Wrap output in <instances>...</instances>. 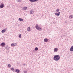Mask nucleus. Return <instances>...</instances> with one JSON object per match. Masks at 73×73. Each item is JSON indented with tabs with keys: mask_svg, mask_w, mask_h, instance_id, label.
Wrapping results in <instances>:
<instances>
[{
	"mask_svg": "<svg viewBox=\"0 0 73 73\" xmlns=\"http://www.w3.org/2000/svg\"><path fill=\"white\" fill-rule=\"evenodd\" d=\"M53 59L54 60H55V61H58V60L60 59V55H55Z\"/></svg>",
	"mask_w": 73,
	"mask_h": 73,
	"instance_id": "1",
	"label": "nucleus"
},
{
	"mask_svg": "<svg viewBox=\"0 0 73 73\" xmlns=\"http://www.w3.org/2000/svg\"><path fill=\"white\" fill-rule=\"evenodd\" d=\"M35 27L36 29H37L38 30V31H42V28H41L37 24H36V26Z\"/></svg>",
	"mask_w": 73,
	"mask_h": 73,
	"instance_id": "2",
	"label": "nucleus"
},
{
	"mask_svg": "<svg viewBox=\"0 0 73 73\" xmlns=\"http://www.w3.org/2000/svg\"><path fill=\"white\" fill-rule=\"evenodd\" d=\"M60 12H59L58 13H55V15H56V16H58L60 15Z\"/></svg>",
	"mask_w": 73,
	"mask_h": 73,
	"instance_id": "3",
	"label": "nucleus"
},
{
	"mask_svg": "<svg viewBox=\"0 0 73 73\" xmlns=\"http://www.w3.org/2000/svg\"><path fill=\"white\" fill-rule=\"evenodd\" d=\"M15 72L17 73H19L20 72V70L19 69H16L15 70Z\"/></svg>",
	"mask_w": 73,
	"mask_h": 73,
	"instance_id": "4",
	"label": "nucleus"
},
{
	"mask_svg": "<svg viewBox=\"0 0 73 73\" xmlns=\"http://www.w3.org/2000/svg\"><path fill=\"white\" fill-rule=\"evenodd\" d=\"M5 45V44L4 42H2L0 44V46H4V45Z\"/></svg>",
	"mask_w": 73,
	"mask_h": 73,
	"instance_id": "5",
	"label": "nucleus"
},
{
	"mask_svg": "<svg viewBox=\"0 0 73 73\" xmlns=\"http://www.w3.org/2000/svg\"><path fill=\"white\" fill-rule=\"evenodd\" d=\"M54 52H57L58 51V48H56L54 49Z\"/></svg>",
	"mask_w": 73,
	"mask_h": 73,
	"instance_id": "6",
	"label": "nucleus"
},
{
	"mask_svg": "<svg viewBox=\"0 0 73 73\" xmlns=\"http://www.w3.org/2000/svg\"><path fill=\"white\" fill-rule=\"evenodd\" d=\"M11 70H12V71H13V72H15V68H10Z\"/></svg>",
	"mask_w": 73,
	"mask_h": 73,
	"instance_id": "7",
	"label": "nucleus"
},
{
	"mask_svg": "<svg viewBox=\"0 0 73 73\" xmlns=\"http://www.w3.org/2000/svg\"><path fill=\"white\" fill-rule=\"evenodd\" d=\"M70 51L71 52H72L73 51V46H72L70 48Z\"/></svg>",
	"mask_w": 73,
	"mask_h": 73,
	"instance_id": "8",
	"label": "nucleus"
},
{
	"mask_svg": "<svg viewBox=\"0 0 73 73\" xmlns=\"http://www.w3.org/2000/svg\"><path fill=\"white\" fill-rule=\"evenodd\" d=\"M5 49H6L7 50H9V48H10V47L8 46H7L5 47Z\"/></svg>",
	"mask_w": 73,
	"mask_h": 73,
	"instance_id": "9",
	"label": "nucleus"
},
{
	"mask_svg": "<svg viewBox=\"0 0 73 73\" xmlns=\"http://www.w3.org/2000/svg\"><path fill=\"white\" fill-rule=\"evenodd\" d=\"M4 5L2 4L0 6V7L1 8H4Z\"/></svg>",
	"mask_w": 73,
	"mask_h": 73,
	"instance_id": "10",
	"label": "nucleus"
},
{
	"mask_svg": "<svg viewBox=\"0 0 73 73\" xmlns=\"http://www.w3.org/2000/svg\"><path fill=\"white\" fill-rule=\"evenodd\" d=\"M34 12L32 11V10H31L30 12V14L31 15H32V14H33V13Z\"/></svg>",
	"mask_w": 73,
	"mask_h": 73,
	"instance_id": "11",
	"label": "nucleus"
},
{
	"mask_svg": "<svg viewBox=\"0 0 73 73\" xmlns=\"http://www.w3.org/2000/svg\"><path fill=\"white\" fill-rule=\"evenodd\" d=\"M27 31L28 32L31 31V28L30 27H28V28L27 29Z\"/></svg>",
	"mask_w": 73,
	"mask_h": 73,
	"instance_id": "12",
	"label": "nucleus"
},
{
	"mask_svg": "<svg viewBox=\"0 0 73 73\" xmlns=\"http://www.w3.org/2000/svg\"><path fill=\"white\" fill-rule=\"evenodd\" d=\"M48 39L46 38L44 39V41L45 42H46L48 41Z\"/></svg>",
	"mask_w": 73,
	"mask_h": 73,
	"instance_id": "13",
	"label": "nucleus"
},
{
	"mask_svg": "<svg viewBox=\"0 0 73 73\" xmlns=\"http://www.w3.org/2000/svg\"><path fill=\"white\" fill-rule=\"evenodd\" d=\"M19 20L20 21H23V19H21V18H19Z\"/></svg>",
	"mask_w": 73,
	"mask_h": 73,
	"instance_id": "14",
	"label": "nucleus"
},
{
	"mask_svg": "<svg viewBox=\"0 0 73 73\" xmlns=\"http://www.w3.org/2000/svg\"><path fill=\"white\" fill-rule=\"evenodd\" d=\"M6 31V30H5V29H4L3 30L1 31V32L2 33H5Z\"/></svg>",
	"mask_w": 73,
	"mask_h": 73,
	"instance_id": "15",
	"label": "nucleus"
},
{
	"mask_svg": "<svg viewBox=\"0 0 73 73\" xmlns=\"http://www.w3.org/2000/svg\"><path fill=\"white\" fill-rule=\"evenodd\" d=\"M27 7H25L23 8V10H27Z\"/></svg>",
	"mask_w": 73,
	"mask_h": 73,
	"instance_id": "16",
	"label": "nucleus"
},
{
	"mask_svg": "<svg viewBox=\"0 0 73 73\" xmlns=\"http://www.w3.org/2000/svg\"><path fill=\"white\" fill-rule=\"evenodd\" d=\"M15 43H13L11 44V46H15Z\"/></svg>",
	"mask_w": 73,
	"mask_h": 73,
	"instance_id": "17",
	"label": "nucleus"
},
{
	"mask_svg": "<svg viewBox=\"0 0 73 73\" xmlns=\"http://www.w3.org/2000/svg\"><path fill=\"white\" fill-rule=\"evenodd\" d=\"M8 68H11V64H8Z\"/></svg>",
	"mask_w": 73,
	"mask_h": 73,
	"instance_id": "18",
	"label": "nucleus"
},
{
	"mask_svg": "<svg viewBox=\"0 0 73 73\" xmlns=\"http://www.w3.org/2000/svg\"><path fill=\"white\" fill-rule=\"evenodd\" d=\"M38 48L36 47L35 48V50H36V51H37V50H38Z\"/></svg>",
	"mask_w": 73,
	"mask_h": 73,
	"instance_id": "19",
	"label": "nucleus"
},
{
	"mask_svg": "<svg viewBox=\"0 0 73 73\" xmlns=\"http://www.w3.org/2000/svg\"><path fill=\"white\" fill-rule=\"evenodd\" d=\"M59 11H60V10H59V9H57L56 10V11L57 12H59Z\"/></svg>",
	"mask_w": 73,
	"mask_h": 73,
	"instance_id": "20",
	"label": "nucleus"
},
{
	"mask_svg": "<svg viewBox=\"0 0 73 73\" xmlns=\"http://www.w3.org/2000/svg\"><path fill=\"white\" fill-rule=\"evenodd\" d=\"M23 72L24 73H27V72L26 71H23Z\"/></svg>",
	"mask_w": 73,
	"mask_h": 73,
	"instance_id": "21",
	"label": "nucleus"
},
{
	"mask_svg": "<svg viewBox=\"0 0 73 73\" xmlns=\"http://www.w3.org/2000/svg\"><path fill=\"white\" fill-rule=\"evenodd\" d=\"M21 34H20L19 35V38H21Z\"/></svg>",
	"mask_w": 73,
	"mask_h": 73,
	"instance_id": "22",
	"label": "nucleus"
},
{
	"mask_svg": "<svg viewBox=\"0 0 73 73\" xmlns=\"http://www.w3.org/2000/svg\"><path fill=\"white\" fill-rule=\"evenodd\" d=\"M31 2H34V0H29Z\"/></svg>",
	"mask_w": 73,
	"mask_h": 73,
	"instance_id": "23",
	"label": "nucleus"
},
{
	"mask_svg": "<svg viewBox=\"0 0 73 73\" xmlns=\"http://www.w3.org/2000/svg\"><path fill=\"white\" fill-rule=\"evenodd\" d=\"M70 17H71V18H73V16L71 15L70 16Z\"/></svg>",
	"mask_w": 73,
	"mask_h": 73,
	"instance_id": "24",
	"label": "nucleus"
},
{
	"mask_svg": "<svg viewBox=\"0 0 73 73\" xmlns=\"http://www.w3.org/2000/svg\"><path fill=\"white\" fill-rule=\"evenodd\" d=\"M38 0H34V2H35V1H38Z\"/></svg>",
	"mask_w": 73,
	"mask_h": 73,
	"instance_id": "25",
	"label": "nucleus"
},
{
	"mask_svg": "<svg viewBox=\"0 0 73 73\" xmlns=\"http://www.w3.org/2000/svg\"><path fill=\"white\" fill-rule=\"evenodd\" d=\"M18 1H17L18 3H19V2H20V0H18Z\"/></svg>",
	"mask_w": 73,
	"mask_h": 73,
	"instance_id": "26",
	"label": "nucleus"
},
{
	"mask_svg": "<svg viewBox=\"0 0 73 73\" xmlns=\"http://www.w3.org/2000/svg\"><path fill=\"white\" fill-rule=\"evenodd\" d=\"M23 65L24 66H25V64H23Z\"/></svg>",
	"mask_w": 73,
	"mask_h": 73,
	"instance_id": "27",
	"label": "nucleus"
},
{
	"mask_svg": "<svg viewBox=\"0 0 73 73\" xmlns=\"http://www.w3.org/2000/svg\"><path fill=\"white\" fill-rule=\"evenodd\" d=\"M0 35H1V33H0Z\"/></svg>",
	"mask_w": 73,
	"mask_h": 73,
	"instance_id": "28",
	"label": "nucleus"
}]
</instances>
